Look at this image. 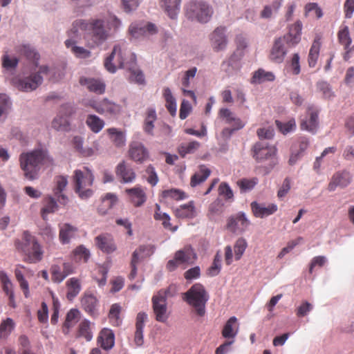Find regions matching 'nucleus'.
Returning <instances> with one entry per match:
<instances>
[{"label": "nucleus", "mask_w": 354, "mask_h": 354, "mask_svg": "<svg viewBox=\"0 0 354 354\" xmlns=\"http://www.w3.org/2000/svg\"><path fill=\"white\" fill-rule=\"evenodd\" d=\"M211 46L215 52L224 50L227 44V39L225 34V28H216L210 35Z\"/></svg>", "instance_id": "nucleus-19"}, {"label": "nucleus", "mask_w": 354, "mask_h": 354, "mask_svg": "<svg viewBox=\"0 0 354 354\" xmlns=\"http://www.w3.org/2000/svg\"><path fill=\"white\" fill-rule=\"evenodd\" d=\"M94 176L93 173L87 167L82 170L77 169L74 171L73 182L75 191L82 199H86L93 195L91 187Z\"/></svg>", "instance_id": "nucleus-6"}, {"label": "nucleus", "mask_w": 354, "mask_h": 354, "mask_svg": "<svg viewBox=\"0 0 354 354\" xmlns=\"http://www.w3.org/2000/svg\"><path fill=\"white\" fill-rule=\"evenodd\" d=\"M212 13V8L203 1H192L186 6V15L192 21L206 23Z\"/></svg>", "instance_id": "nucleus-8"}, {"label": "nucleus", "mask_w": 354, "mask_h": 354, "mask_svg": "<svg viewBox=\"0 0 354 354\" xmlns=\"http://www.w3.org/2000/svg\"><path fill=\"white\" fill-rule=\"evenodd\" d=\"M72 113L73 111L71 106L68 104L62 106L59 114L52 122V127L57 131H68L69 129L68 118Z\"/></svg>", "instance_id": "nucleus-15"}, {"label": "nucleus", "mask_w": 354, "mask_h": 354, "mask_svg": "<svg viewBox=\"0 0 354 354\" xmlns=\"http://www.w3.org/2000/svg\"><path fill=\"white\" fill-rule=\"evenodd\" d=\"M18 251L25 254L24 261L30 263H35L42 259L43 251L35 236L29 232H24L21 241L15 242Z\"/></svg>", "instance_id": "nucleus-3"}, {"label": "nucleus", "mask_w": 354, "mask_h": 354, "mask_svg": "<svg viewBox=\"0 0 354 354\" xmlns=\"http://www.w3.org/2000/svg\"><path fill=\"white\" fill-rule=\"evenodd\" d=\"M162 196L163 198H171L176 201L183 200L187 197L186 194L178 189L164 190L162 193Z\"/></svg>", "instance_id": "nucleus-58"}, {"label": "nucleus", "mask_w": 354, "mask_h": 354, "mask_svg": "<svg viewBox=\"0 0 354 354\" xmlns=\"http://www.w3.org/2000/svg\"><path fill=\"white\" fill-rule=\"evenodd\" d=\"M90 256V251L83 245L77 246L72 252V258L75 262L86 263Z\"/></svg>", "instance_id": "nucleus-50"}, {"label": "nucleus", "mask_w": 354, "mask_h": 354, "mask_svg": "<svg viewBox=\"0 0 354 354\" xmlns=\"http://www.w3.org/2000/svg\"><path fill=\"white\" fill-rule=\"evenodd\" d=\"M286 41L281 37L276 39L270 50V59L275 63H281L287 53Z\"/></svg>", "instance_id": "nucleus-20"}, {"label": "nucleus", "mask_w": 354, "mask_h": 354, "mask_svg": "<svg viewBox=\"0 0 354 354\" xmlns=\"http://www.w3.org/2000/svg\"><path fill=\"white\" fill-rule=\"evenodd\" d=\"M97 343L104 350L112 348L115 343L113 332L111 329L103 328L97 337Z\"/></svg>", "instance_id": "nucleus-32"}, {"label": "nucleus", "mask_w": 354, "mask_h": 354, "mask_svg": "<svg viewBox=\"0 0 354 354\" xmlns=\"http://www.w3.org/2000/svg\"><path fill=\"white\" fill-rule=\"evenodd\" d=\"M157 119L156 110L153 108L147 109L144 122L143 129L149 135H153L154 122Z\"/></svg>", "instance_id": "nucleus-42"}, {"label": "nucleus", "mask_w": 354, "mask_h": 354, "mask_svg": "<svg viewBox=\"0 0 354 354\" xmlns=\"http://www.w3.org/2000/svg\"><path fill=\"white\" fill-rule=\"evenodd\" d=\"M301 29L302 24L299 21H296L290 27L288 33L281 37L286 41L287 47H292L300 41Z\"/></svg>", "instance_id": "nucleus-25"}, {"label": "nucleus", "mask_w": 354, "mask_h": 354, "mask_svg": "<svg viewBox=\"0 0 354 354\" xmlns=\"http://www.w3.org/2000/svg\"><path fill=\"white\" fill-rule=\"evenodd\" d=\"M157 31L156 27L151 23H133L129 28V33L135 39H138L147 35H153Z\"/></svg>", "instance_id": "nucleus-17"}, {"label": "nucleus", "mask_w": 354, "mask_h": 354, "mask_svg": "<svg viewBox=\"0 0 354 354\" xmlns=\"http://www.w3.org/2000/svg\"><path fill=\"white\" fill-rule=\"evenodd\" d=\"M250 225V221L243 212H239L230 217L227 223V228L232 232H243Z\"/></svg>", "instance_id": "nucleus-18"}, {"label": "nucleus", "mask_w": 354, "mask_h": 354, "mask_svg": "<svg viewBox=\"0 0 354 354\" xmlns=\"http://www.w3.org/2000/svg\"><path fill=\"white\" fill-rule=\"evenodd\" d=\"M322 46V37L319 35H316L315 37L311 47L309 50L308 56V66L310 68H313L315 66L319 56V51Z\"/></svg>", "instance_id": "nucleus-33"}, {"label": "nucleus", "mask_w": 354, "mask_h": 354, "mask_svg": "<svg viewBox=\"0 0 354 354\" xmlns=\"http://www.w3.org/2000/svg\"><path fill=\"white\" fill-rule=\"evenodd\" d=\"M310 144L309 138L306 136L299 137L293 144L292 149L301 156Z\"/></svg>", "instance_id": "nucleus-60"}, {"label": "nucleus", "mask_w": 354, "mask_h": 354, "mask_svg": "<svg viewBox=\"0 0 354 354\" xmlns=\"http://www.w3.org/2000/svg\"><path fill=\"white\" fill-rule=\"evenodd\" d=\"M19 52L21 55L25 56L28 59L32 60H38L39 59V55L38 53L35 50L34 48H32L29 45H23L19 47Z\"/></svg>", "instance_id": "nucleus-62"}, {"label": "nucleus", "mask_w": 354, "mask_h": 354, "mask_svg": "<svg viewBox=\"0 0 354 354\" xmlns=\"http://www.w3.org/2000/svg\"><path fill=\"white\" fill-rule=\"evenodd\" d=\"M199 147L200 143L198 141L183 143L178 147V152L181 157L184 158L187 154L194 153Z\"/></svg>", "instance_id": "nucleus-55"}, {"label": "nucleus", "mask_w": 354, "mask_h": 354, "mask_svg": "<svg viewBox=\"0 0 354 354\" xmlns=\"http://www.w3.org/2000/svg\"><path fill=\"white\" fill-rule=\"evenodd\" d=\"M147 319V315L144 312L138 313L136 322V331L134 334V342L138 346H140L144 343L143 328L145 322Z\"/></svg>", "instance_id": "nucleus-30"}, {"label": "nucleus", "mask_w": 354, "mask_h": 354, "mask_svg": "<svg viewBox=\"0 0 354 354\" xmlns=\"http://www.w3.org/2000/svg\"><path fill=\"white\" fill-rule=\"evenodd\" d=\"M15 327L12 319L7 318L0 324V339H6L10 335Z\"/></svg>", "instance_id": "nucleus-54"}, {"label": "nucleus", "mask_w": 354, "mask_h": 354, "mask_svg": "<svg viewBox=\"0 0 354 354\" xmlns=\"http://www.w3.org/2000/svg\"><path fill=\"white\" fill-rule=\"evenodd\" d=\"M81 85L84 86L91 91L97 94H102L105 91L104 83L97 79L82 77L80 79Z\"/></svg>", "instance_id": "nucleus-31"}, {"label": "nucleus", "mask_w": 354, "mask_h": 354, "mask_svg": "<svg viewBox=\"0 0 354 354\" xmlns=\"http://www.w3.org/2000/svg\"><path fill=\"white\" fill-rule=\"evenodd\" d=\"M104 66L110 73H115L117 68H125L130 73V81L140 84L145 82L144 75L137 67L136 55L124 44L114 46L111 54L105 59Z\"/></svg>", "instance_id": "nucleus-1"}, {"label": "nucleus", "mask_w": 354, "mask_h": 354, "mask_svg": "<svg viewBox=\"0 0 354 354\" xmlns=\"http://www.w3.org/2000/svg\"><path fill=\"white\" fill-rule=\"evenodd\" d=\"M218 118L225 124L231 125L234 130H240L245 126V123L227 108H222L219 110Z\"/></svg>", "instance_id": "nucleus-22"}, {"label": "nucleus", "mask_w": 354, "mask_h": 354, "mask_svg": "<svg viewBox=\"0 0 354 354\" xmlns=\"http://www.w3.org/2000/svg\"><path fill=\"white\" fill-rule=\"evenodd\" d=\"M241 57V53L234 52L227 59L222 62L221 67L223 70L228 75L239 71L241 68L240 60Z\"/></svg>", "instance_id": "nucleus-27"}, {"label": "nucleus", "mask_w": 354, "mask_h": 354, "mask_svg": "<svg viewBox=\"0 0 354 354\" xmlns=\"http://www.w3.org/2000/svg\"><path fill=\"white\" fill-rule=\"evenodd\" d=\"M58 209V205L54 198L50 196L43 199V207L41 209V216L44 220H47V216Z\"/></svg>", "instance_id": "nucleus-39"}, {"label": "nucleus", "mask_w": 354, "mask_h": 354, "mask_svg": "<svg viewBox=\"0 0 354 354\" xmlns=\"http://www.w3.org/2000/svg\"><path fill=\"white\" fill-rule=\"evenodd\" d=\"M86 124L92 132L97 133L104 128L105 122L100 117L90 114L86 118Z\"/></svg>", "instance_id": "nucleus-46"}, {"label": "nucleus", "mask_w": 354, "mask_h": 354, "mask_svg": "<svg viewBox=\"0 0 354 354\" xmlns=\"http://www.w3.org/2000/svg\"><path fill=\"white\" fill-rule=\"evenodd\" d=\"M91 324V322L87 319L81 322L78 326L77 336L84 337L87 342L91 341L93 338Z\"/></svg>", "instance_id": "nucleus-53"}, {"label": "nucleus", "mask_w": 354, "mask_h": 354, "mask_svg": "<svg viewBox=\"0 0 354 354\" xmlns=\"http://www.w3.org/2000/svg\"><path fill=\"white\" fill-rule=\"evenodd\" d=\"M257 183V178H243L237 182V185L239 187L242 192H245L252 189Z\"/></svg>", "instance_id": "nucleus-63"}, {"label": "nucleus", "mask_w": 354, "mask_h": 354, "mask_svg": "<svg viewBox=\"0 0 354 354\" xmlns=\"http://www.w3.org/2000/svg\"><path fill=\"white\" fill-rule=\"evenodd\" d=\"M337 40L344 48H348L352 43V38L350 35L349 28L347 26L342 25L337 32Z\"/></svg>", "instance_id": "nucleus-51"}, {"label": "nucleus", "mask_w": 354, "mask_h": 354, "mask_svg": "<svg viewBox=\"0 0 354 354\" xmlns=\"http://www.w3.org/2000/svg\"><path fill=\"white\" fill-rule=\"evenodd\" d=\"M80 30L89 35L95 46L102 44L109 36L104 27V21L101 19H91L88 21L77 19L73 23L68 35L71 36L73 34L74 37H79Z\"/></svg>", "instance_id": "nucleus-2"}, {"label": "nucleus", "mask_w": 354, "mask_h": 354, "mask_svg": "<svg viewBox=\"0 0 354 354\" xmlns=\"http://www.w3.org/2000/svg\"><path fill=\"white\" fill-rule=\"evenodd\" d=\"M175 215L179 218H193L196 216L194 201L179 206L175 210Z\"/></svg>", "instance_id": "nucleus-37"}, {"label": "nucleus", "mask_w": 354, "mask_h": 354, "mask_svg": "<svg viewBox=\"0 0 354 354\" xmlns=\"http://www.w3.org/2000/svg\"><path fill=\"white\" fill-rule=\"evenodd\" d=\"M252 212L255 217L263 218L273 214L277 211V205L274 203L266 205L264 203H259L256 201L252 202L250 204Z\"/></svg>", "instance_id": "nucleus-23"}, {"label": "nucleus", "mask_w": 354, "mask_h": 354, "mask_svg": "<svg viewBox=\"0 0 354 354\" xmlns=\"http://www.w3.org/2000/svg\"><path fill=\"white\" fill-rule=\"evenodd\" d=\"M48 72V68L46 66H42L37 73H33L25 79L19 80L17 86L22 91H32L41 84L43 81V76L41 75H46Z\"/></svg>", "instance_id": "nucleus-9"}, {"label": "nucleus", "mask_w": 354, "mask_h": 354, "mask_svg": "<svg viewBox=\"0 0 354 354\" xmlns=\"http://www.w3.org/2000/svg\"><path fill=\"white\" fill-rule=\"evenodd\" d=\"M277 148L266 140L256 142L252 149L253 158L259 162L272 160L277 154Z\"/></svg>", "instance_id": "nucleus-10"}, {"label": "nucleus", "mask_w": 354, "mask_h": 354, "mask_svg": "<svg viewBox=\"0 0 354 354\" xmlns=\"http://www.w3.org/2000/svg\"><path fill=\"white\" fill-rule=\"evenodd\" d=\"M319 110L313 105L308 106L305 115L300 118V128L313 134L317 132L319 126Z\"/></svg>", "instance_id": "nucleus-11"}, {"label": "nucleus", "mask_w": 354, "mask_h": 354, "mask_svg": "<svg viewBox=\"0 0 354 354\" xmlns=\"http://www.w3.org/2000/svg\"><path fill=\"white\" fill-rule=\"evenodd\" d=\"M45 158V153L39 150L23 153L20 155V167L26 178L29 180L36 178L39 166L44 162Z\"/></svg>", "instance_id": "nucleus-5"}, {"label": "nucleus", "mask_w": 354, "mask_h": 354, "mask_svg": "<svg viewBox=\"0 0 354 354\" xmlns=\"http://www.w3.org/2000/svg\"><path fill=\"white\" fill-rule=\"evenodd\" d=\"M163 96L167 109L172 116H174L176 113V102L169 88L167 87L163 89Z\"/></svg>", "instance_id": "nucleus-52"}, {"label": "nucleus", "mask_w": 354, "mask_h": 354, "mask_svg": "<svg viewBox=\"0 0 354 354\" xmlns=\"http://www.w3.org/2000/svg\"><path fill=\"white\" fill-rule=\"evenodd\" d=\"M0 281L1 283L2 289L7 296L14 294L12 283L7 274L3 270L0 271Z\"/></svg>", "instance_id": "nucleus-59"}, {"label": "nucleus", "mask_w": 354, "mask_h": 354, "mask_svg": "<svg viewBox=\"0 0 354 354\" xmlns=\"http://www.w3.org/2000/svg\"><path fill=\"white\" fill-rule=\"evenodd\" d=\"M106 133L115 147L120 148L123 147L126 144V135L124 131H121L117 128H109L106 129Z\"/></svg>", "instance_id": "nucleus-35"}, {"label": "nucleus", "mask_w": 354, "mask_h": 354, "mask_svg": "<svg viewBox=\"0 0 354 354\" xmlns=\"http://www.w3.org/2000/svg\"><path fill=\"white\" fill-rule=\"evenodd\" d=\"M211 171L205 165H200L199 170L196 172L191 178L190 185L192 187H196L203 183L210 175Z\"/></svg>", "instance_id": "nucleus-44"}, {"label": "nucleus", "mask_w": 354, "mask_h": 354, "mask_svg": "<svg viewBox=\"0 0 354 354\" xmlns=\"http://www.w3.org/2000/svg\"><path fill=\"white\" fill-rule=\"evenodd\" d=\"M121 313V306L118 304H114L111 306L109 313V319L113 326H118L122 323L120 315Z\"/></svg>", "instance_id": "nucleus-56"}, {"label": "nucleus", "mask_w": 354, "mask_h": 354, "mask_svg": "<svg viewBox=\"0 0 354 354\" xmlns=\"http://www.w3.org/2000/svg\"><path fill=\"white\" fill-rule=\"evenodd\" d=\"M125 192L127 194L131 203L136 207L142 206L147 201L145 192L140 185L127 189Z\"/></svg>", "instance_id": "nucleus-26"}, {"label": "nucleus", "mask_w": 354, "mask_h": 354, "mask_svg": "<svg viewBox=\"0 0 354 354\" xmlns=\"http://www.w3.org/2000/svg\"><path fill=\"white\" fill-rule=\"evenodd\" d=\"M68 36V39L65 41V45L67 48H71L73 53L79 58H88L91 56V52L83 47L75 46L76 39L78 37H74V35Z\"/></svg>", "instance_id": "nucleus-34"}, {"label": "nucleus", "mask_w": 354, "mask_h": 354, "mask_svg": "<svg viewBox=\"0 0 354 354\" xmlns=\"http://www.w3.org/2000/svg\"><path fill=\"white\" fill-rule=\"evenodd\" d=\"M79 315L80 311L77 309H71L68 312L62 328L64 334H68L70 329L77 322Z\"/></svg>", "instance_id": "nucleus-47"}, {"label": "nucleus", "mask_w": 354, "mask_h": 354, "mask_svg": "<svg viewBox=\"0 0 354 354\" xmlns=\"http://www.w3.org/2000/svg\"><path fill=\"white\" fill-rule=\"evenodd\" d=\"M181 0H160V6L170 18L174 19L179 10Z\"/></svg>", "instance_id": "nucleus-40"}, {"label": "nucleus", "mask_w": 354, "mask_h": 354, "mask_svg": "<svg viewBox=\"0 0 354 354\" xmlns=\"http://www.w3.org/2000/svg\"><path fill=\"white\" fill-rule=\"evenodd\" d=\"M115 174L122 183H133L136 178L134 169L124 160L121 161L116 166Z\"/></svg>", "instance_id": "nucleus-16"}, {"label": "nucleus", "mask_w": 354, "mask_h": 354, "mask_svg": "<svg viewBox=\"0 0 354 354\" xmlns=\"http://www.w3.org/2000/svg\"><path fill=\"white\" fill-rule=\"evenodd\" d=\"M175 255L181 265L193 264L197 259L194 250L190 245H186L183 249L176 251Z\"/></svg>", "instance_id": "nucleus-29"}, {"label": "nucleus", "mask_w": 354, "mask_h": 354, "mask_svg": "<svg viewBox=\"0 0 354 354\" xmlns=\"http://www.w3.org/2000/svg\"><path fill=\"white\" fill-rule=\"evenodd\" d=\"M239 332V324L235 317H231L224 325L222 330V335L226 339L234 340Z\"/></svg>", "instance_id": "nucleus-36"}, {"label": "nucleus", "mask_w": 354, "mask_h": 354, "mask_svg": "<svg viewBox=\"0 0 354 354\" xmlns=\"http://www.w3.org/2000/svg\"><path fill=\"white\" fill-rule=\"evenodd\" d=\"M274 80V75L272 73L260 68L253 73L250 82L254 84H260L266 82H272Z\"/></svg>", "instance_id": "nucleus-45"}, {"label": "nucleus", "mask_w": 354, "mask_h": 354, "mask_svg": "<svg viewBox=\"0 0 354 354\" xmlns=\"http://www.w3.org/2000/svg\"><path fill=\"white\" fill-rule=\"evenodd\" d=\"M351 182V175L348 171H338L334 174L328 185V189L330 192L334 191L337 187H346Z\"/></svg>", "instance_id": "nucleus-24"}, {"label": "nucleus", "mask_w": 354, "mask_h": 354, "mask_svg": "<svg viewBox=\"0 0 354 354\" xmlns=\"http://www.w3.org/2000/svg\"><path fill=\"white\" fill-rule=\"evenodd\" d=\"M183 299L192 308L196 313L203 317L205 314V305L209 295L201 283L194 284L183 295Z\"/></svg>", "instance_id": "nucleus-4"}, {"label": "nucleus", "mask_w": 354, "mask_h": 354, "mask_svg": "<svg viewBox=\"0 0 354 354\" xmlns=\"http://www.w3.org/2000/svg\"><path fill=\"white\" fill-rule=\"evenodd\" d=\"M67 298L73 299L81 290V282L80 279L72 277L66 281Z\"/></svg>", "instance_id": "nucleus-48"}, {"label": "nucleus", "mask_w": 354, "mask_h": 354, "mask_svg": "<svg viewBox=\"0 0 354 354\" xmlns=\"http://www.w3.org/2000/svg\"><path fill=\"white\" fill-rule=\"evenodd\" d=\"M88 106H91L97 113L101 115H109L115 116L120 113L122 107L106 98L103 99L100 102L92 101L90 102Z\"/></svg>", "instance_id": "nucleus-12"}, {"label": "nucleus", "mask_w": 354, "mask_h": 354, "mask_svg": "<svg viewBox=\"0 0 354 354\" xmlns=\"http://www.w3.org/2000/svg\"><path fill=\"white\" fill-rule=\"evenodd\" d=\"M95 242L97 247L105 253L110 254L116 250L113 239L109 234H100L96 236Z\"/></svg>", "instance_id": "nucleus-28"}, {"label": "nucleus", "mask_w": 354, "mask_h": 354, "mask_svg": "<svg viewBox=\"0 0 354 354\" xmlns=\"http://www.w3.org/2000/svg\"><path fill=\"white\" fill-rule=\"evenodd\" d=\"M247 246L248 243L245 239H244L243 238H239L236 240L234 246L235 259L236 261L239 260L241 258Z\"/></svg>", "instance_id": "nucleus-61"}, {"label": "nucleus", "mask_w": 354, "mask_h": 354, "mask_svg": "<svg viewBox=\"0 0 354 354\" xmlns=\"http://www.w3.org/2000/svg\"><path fill=\"white\" fill-rule=\"evenodd\" d=\"M118 201L117 196L111 193L106 194L101 201L100 205L97 207L98 212L104 215L107 213L112 207Z\"/></svg>", "instance_id": "nucleus-43"}, {"label": "nucleus", "mask_w": 354, "mask_h": 354, "mask_svg": "<svg viewBox=\"0 0 354 354\" xmlns=\"http://www.w3.org/2000/svg\"><path fill=\"white\" fill-rule=\"evenodd\" d=\"M128 154L131 160L140 164L143 163L149 158L148 149L143 143L139 141H133L129 144Z\"/></svg>", "instance_id": "nucleus-13"}, {"label": "nucleus", "mask_w": 354, "mask_h": 354, "mask_svg": "<svg viewBox=\"0 0 354 354\" xmlns=\"http://www.w3.org/2000/svg\"><path fill=\"white\" fill-rule=\"evenodd\" d=\"M22 270H26L25 266L17 265L15 270V274L19 283L21 289L24 292V296L27 298L29 297V285L28 281L24 277Z\"/></svg>", "instance_id": "nucleus-49"}, {"label": "nucleus", "mask_w": 354, "mask_h": 354, "mask_svg": "<svg viewBox=\"0 0 354 354\" xmlns=\"http://www.w3.org/2000/svg\"><path fill=\"white\" fill-rule=\"evenodd\" d=\"M77 228L70 224L65 223L59 228V240L62 244H67L75 236Z\"/></svg>", "instance_id": "nucleus-41"}, {"label": "nucleus", "mask_w": 354, "mask_h": 354, "mask_svg": "<svg viewBox=\"0 0 354 354\" xmlns=\"http://www.w3.org/2000/svg\"><path fill=\"white\" fill-rule=\"evenodd\" d=\"M50 272L52 281L59 283L67 276L74 272V266L70 262H64L62 266L53 264L50 267Z\"/></svg>", "instance_id": "nucleus-14"}, {"label": "nucleus", "mask_w": 354, "mask_h": 354, "mask_svg": "<svg viewBox=\"0 0 354 354\" xmlns=\"http://www.w3.org/2000/svg\"><path fill=\"white\" fill-rule=\"evenodd\" d=\"M175 295V287L170 286L166 289L160 290L152 297V307L156 321L165 322L168 319L167 299Z\"/></svg>", "instance_id": "nucleus-7"}, {"label": "nucleus", "mask_w": 354, "mask_h": 354, "mask_svg": "<svg viewBox=\"0 0 354 354\" xmlns=\"http://www.w3.org/2000/svg\"><path fill=\"white\" fill-rule=\"evenodd\" d=\"M81 306L90 316L95 317L98 315L97 308L99 302L97 297L88 292H85L81 298Z\"/></svg>", "instance_id": "nucleus-21"}, {"label": "nucleus", "mask_w": 354, "mask_h": 354, "mask_svg": "<svg viewBox=\"0 0 354 354\" xmlns=\"http://www.w3.org/2000/svg\"><path fill=\"white\" fill-rule=\"evenodd\" d=\"M147 250L145 246H140L132 254V259L131 261V270L129 274V279H133L137 274V265L138 263L143 259L147 255H144V252Z\"/></svg>", "instance_id": "nucleus-38"}, {"label": "nucleus", "mask_w": 354, "mask_h": 354, "mask_svg": "<svg viewBox=\"0 0 354 354\" xmlns=\"http://www.w3.org/2000/svg\"><path fill=\"white\" fill-rule=\"evenodd\" d=\"M235 131L236 130H234L233 128H229V127L224 128L221 131L219 136H218L216 137L218 144L221 145H225V144H227V141L230 139L232 133Z\"/></svg>", "instance_id": "nucleus-64"}, {"label": "nucleus", "mask_w": 354, "mask_h": 354, "mask_svg": "<svg viewBox=\"0 0 354 354\" xmlns=\"http://www.w3.org/2000/svg\"><path fill=\"white\" fill-rule=\"evenodd\" d=\"M73 144L74 148L83 156L88 157L93 154V150L91 148L83 147V139L81 137H74L73 140Z\"/></svg>", "instance_id": "nucleus-57"}]
</instances>
